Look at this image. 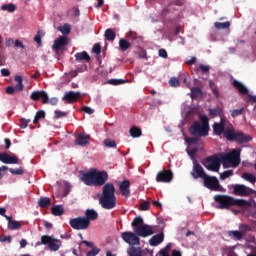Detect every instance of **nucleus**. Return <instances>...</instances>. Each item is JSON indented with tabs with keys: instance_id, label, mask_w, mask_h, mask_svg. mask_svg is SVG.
<instances>
[{
	"instance_id": "f257e3e1",
	"label": "nucleus",
	"mask_w": 256,
	"mask_h": 256,
	"mask_svg": "<svg viewBox=\"0 0 256 256\" xmlns=\"http://www.w3.org/2000/svg\"><path fill=\"white\" fill-rule=\"evenodd\" d=\"M81 181L88 187H103L102 196L99 203L102 209H115L117 206V196H115V185L107 183L109 181V174L107 171H99L96 168L82 174Z\"/></svg>"
},
{
	"instance_id": "f03ea898",
	"label": "nucleus",
	"mask_w": 256,
	"mask_h": 256,
	"mask_svg": "<svg viewBox=\"0 0 256 256\" xmlns=\"http://www.w3.org/2000/svg\"><path fill=\"white\" fill-rule=\"evenodd\" d=\"M221 163H230L234 167H239V163H241V150L234 149L230 153L221 155L220 157L209 156L204 160L203 165L208 171L219 173Z\"/></svg>"
},
{
	"instance_id": "7ed1b4c3",
	"label": "nucleus",
	"mask_w": 256,
	"mask_h": 256,
	"mask_svg": "<svg viewBox=\"0 0 256 256\" xmlns=\"http://www.w3.org/2000/svg\"><path fill=\"white\" fill-rule=\"evenodd\" d=\"M214 201L217 203L216 209H229L230 207H249L251 203L247 200L237 199L229 195L217 194L214 196Z\"/></svg>"
},
{
	"instance_id": "20e7f679",
	"label": "nucleus",
	"mask_w": 256,
	"mask_h": 256,
	"mask_svg": "<svg viewBox=\"0 0 256 256\" xmlns=\"http://www.w3.org/2000/svg\"><path fill=\"white\" fill-rule=\"evenodd\" d=\"M200 120L201 123L194 122L189 128V133L193 137H207L209 135V117L203 115Z\"/></svg>"
},
{
	"instance_id": "39448f33",
	"label": "nucleus",
	"mask_w": 256,
	"mask_h": 256,
	"mask_svg": "<svg viewBox=\"0 0 256 256\" xmlns=\"http://www.w3.org/2000/svg\"><path fill=\"white\" fill-rule=\"evenodd\" d=\"M224 137L227 141H235L238 145H243L253 141V137H251V135L245 134L241 131L236 132L233 129H227L224 132Z\"/></svg>"
},
{
	"instance_id": "423d86ee",
	"label": "nucleus",
	"mask_w": 256,
	"mask_h": 256,
	"mask_svg": "<svg viewBox=\"0 0 256 256\" xmlns=\"http://www.w3.org/2000/svg\"><path fill=\"white\" fill-rule=\"evenodd\" d=\"M204 187L210 189L211 191H219L220 193L225 192V188L219 184V180L215 176L205 175L203 178Z\"/></svg>"
},
{
	"instance_id": "0eeeda50",
	"label": "nucleus",
	"mask_w": 256,
	"mask_h": 256,
	"mask_svg": "<svg viewBox=\"0 0 256 256\" xmlns=\"http://www.w3.org/2000/svg\"><path fill=\"white\" fill-rule=\"evenodd\" d=\"M89 225H91V222L85 217H77L70 220V227L76 231H85V229H89Z\"/></svg>"
},
{
	"instance_id": "6e6552de",
	"label": "nucleus",
	"mask_w": 256,
	"mask_h": 256,
	"mask_svg": "<svg viewBox=\"0 0 256 256\" xmlns=\"http://www.w3.org/2000/svg\"><path fill=\"white\" fill-rule=\"evenodd\" d=\"M233 194L238 197H251V195H255L256 191L252 188H249L243 184H235L232 186Z\"/></svg>"
},
{
	"instance_id": "1a4fd4ad",
	"label": "nucleus",
	"mask_w": 256,
	"mask_h": 256,
	"mask_svg": "<svg viewBox=\"0 0 256 256\" xmlns=\"http://www.w3.org/2000/svg\"><path fill=\"white\" fill-rule=\"evenodd\" d=\"M42 245H48L51 251H59L61 248V240H57L52 236L44 235L41 237Z\"/></svg>"
},
{
	"instance_id": "9d476101",
	"label": "nucleus",
	"mask_w": 256,
	"mask_h": 256,
	"mask_svg": "<svg viewBox=\"0 0 256 256\" xmlns=\"http://www.w3.org/2000/svg\"><path fill=\"white\" fill-rule=\"evenodd\" d=\"M121 238L125 243H128V245H141V239H139V235L135 232H122Z\"/></svg>"
},
{
	"instance_id": "9b49d317",
	"label": "nucleus",
	"mask_w": 256,
	"mask_h": 256,
	"mask_svg": "<svg viewBox=\"0 0 256 256\" xmlns=\"http://www.w3.org/2000/svg\"><path fill=\"white\" fill-rule=\"evenodd\" d=\"M157 183H171L173 181V172L171 170H161L156 175Z\"/></svg>"
},
{
	"instance_id": "f8f14e48",
	"label": "nucleus",
	"mask_w": 256,
	"mask_h": 256,
	"mask_svg": "<svg viewBox=\"0 0 256 256\" xmlns=\"http://www.w3.org/2000/svg\"><path fill=\"white\" fill-rule=\"evenodd\" d=\"M134 233H136L138 237H150V235H153L155 231H153L152 225L144 224L143 226L135 228Z\"/></svg>"
},
{
	"instance_id": "ddd939ff",
	"label": "nucleus",
	"mask_w": 256,
	"mask_h": 256,
	"mask_svg": "<svg viewBox=\"0 0 256 256\" xmlns=\"http://www.w3.org/2000/svg\"><path fill=\"white\" fill-rule=\"evenodd\" d=\"M227 125V118L225 116H221L220 122H215L213 124V131L215 135L221 136L222 134L225 135V126Z\"/></svg>"
},
{
	"instance_id": "4468645a",
	"label": "nucleus",
	"mask_w": 256,
	"mask_h": 256,
	"mask_svg": "<svg viewBox=\"0 0 256 256\" xmlns=\"http://www.w3.org/2000/svg\"><path fill=\"white\" fill-rule=\"evenodd\" d=\"M66 45H67V37L65 36H61L60 38L54 41L52 49L55 51L57 57H59L61 53H63L61 49H63V47H65Z\"/></svg>"
},
{
	"instance_id": "2eb2a0df",
	"label": "nucleus",
	"mask_w": 256,
	"mask_h": 256,
	"mask_svg": "<svg viewBox=\"0 0 256 256\" xmlns=\"http://www.w3.org/2000/svg\"><path fill=\"white\" fill-rule=\"evenodd\" d=\"M207 173H205V170L203 169V166L201 164L194 162L192 171H191V176L193 179H204Z\"/></svg>"
},
{
	"instance_id": "dca6fc26",
	"label": "nucleus",
	"mask_w": 256,
	"mask_h": 256,
	"mask_svg": "<svg viewBox=\"0 0 256 256\" xmlns=\"http://www.w3.org/2000/svg\"><path fill=\"white\" fill-rule=\"evenodd\" d=\"M30 99L32 101H39V99H42L43 105H47V103H49V95H47V92L43 90L33 91L30 95Z\"/></svg>"
},
{
	"instance_id": "f3484780",
	"label": "nucleus",
	"mask_w": 256,
	"mask_h": 256,
	"mask_svg": "<svg viewBox=\"0 0 256 256\" xmlns=\"http://www.w3.org/2000/svg\"><path fill=\"white\" fill-rule=\"evenodd\" d=\"M128 41H131V45L134 47H140L141 43H143V37L137 34L135 31H129L126 35Z\"/></svg>"
},
{
	"instance_id": "a211bd4d",
	"label": "nucleus",
	"mask_w": 256,
	"mask_h": 256,
	"mask_svg": "<svg viewBox=\"0 0 256 256\" xmlns=\"http://www.w3.org/2000/svg\"><path fill=\"white\" fill-rule=\"evenodd\" d=\"M0 161L5 165H17V163H19V158L15 155L11 156L7 152H0Z\"/></svg>"
},
{
	"instance_id": "6ab92c4d",
	"label": "nucleus",
	"mask_w": 256,
	"mask_h": 256,
	"mask_svg": "<svg viewBox=\"0 0 256 256\" xmlns=\"http://www.w3.org/2000/svg\"><path fill=\"white\" fill-rule=\"evenodd\" d=\"M81 99V92L69 91L66 92L62 97V101H66V103H77Z\"/></svg>"
},
{
	"instance_id": "aec40b11",
	"label": "nucleus",
	"mask_w": 256,
	"mask_h": 256,
	"mask_svg": "<svg viewBox=\"0 0 256 256\" xmlns=\"http://www.w3.org/2000/svg\"><path fill=\"white\" fill-rule=\"evenodd\" d=\"M90 142L91 136L85 132L79 133L75 139V145H79L80 147H85V145H89Z\"/></svg>"
},
{
	"instance_id": "412c9836",
	"label": "nucleus",
	"mask_w": 256,
	"mask_h": 256,
	"mask_svg": "<svg viewBox=\"0 0 256 256\" xmlns=\"http://www.w3.org/2000/svg\"><path fill=\"white\" fill-rule=\"evenodd\" d=\"M129 187H131V182L129 180H124L119 185L120 193L122 197H125L126 199L131 197V190H129Z\"/></svg>"
},
{
	"instance_id": "4be33fe9",
	"label": "nucleus",
	"mask_w": 256,
	"mask_h": 256,
	"mask_svg": "<svg viewBox=\"0 0 256 256\" xmlns=\"http://www.w3.org/2000/svg\"><path fill=\"white\" fill-rule=\"evenodd\" d=\"M163 241H165V234L161 232L160 234L152 236L149 240V244L151 247H157V245H161Z\"/></svg>"
},
{
	"instance_id": "5701e85b",
	"label": "nucleus",
	"mask_w": 256,
	"mask_h": 256,
	"mask_svg": "<svg viewBox=\"0 0 256 256\" xmlns=\"http://www.w3.org/2000/svg\"><path fill=\"white\" fill-rule=\"evenodd\" d=\"M233 87H235V89H237V91H239V93L241 95H247V97H249V90L247 89V87H245V85H243V83L234 80L232 82Z\"/></svg>"
},
{
	"instance_id": "b1692460",
	"label": "nucleus",
	"mask_w": 256,
	"mask_h": 256,
	"mask_svg": "<svg viewBox=\"0 0 256 256\" xmlns=\"http://www.w3.org/2000/svg\"><path fill=\"white\" fill-rule=\"evenodd\" d=\"M233 87H235V89H237V91H239V93L241 95H247V97H249V90L247 89V87H245V85H243V83L234 80L232 82Z\"/></svg>"
},
{
	"instance_id": "393cba45",
	"label": "nucleus",
	"mask_w": 256,
	"mask_h": 256,
	"mask_svg": "<svg viewBox=\"0 0 256 256\" xmlns=\"http://www.w3.org/2000/svg\"><path fill=\"white\" fill-rule=\"evenodd\" d=\"M85 216V219H88L89 223H91V221H97V219H99V213H97V211L93 209H87L85 211Z\"/></svg>"
},
{
	"instance_id": "a878e982",
	"label": "nucleus",
	"mask_w": 256,
	"mask_h": 256,
	"mask_svg": "<svg viewBox=\"0 0 256 256\" xmlns=\"http://www.w3.org/2000/svg\"><path fill=\"white\" fill-rule=\"evenodd\" d=\"M76 61H85L86 63H89L91 61V56L87 53V51L78 52L75 54Z\"/></svg>"
},
{
	"instance_id": "bb28decb",
	"label": "nucleus",
	"mask_w": 256,
	"mask_h": 256,
	"mask_svg": "<svg viewBox=\"0 0 256 256\" xmlns=\"http://www.w3.org/2000/svg\"><path fill=\"white\" fill-rule=\"evenodd\" d=\"M131 42H129V40L125 39V38H121L119 40V49L120 51H122L124 53V51H127L128 49H131Z\"/></svg>"
},
{
	"instance_id": "cd10ccee",
	"label": "nucleus",
	"mask_w": 256,
	"mask_h": 256,
	"mask_svg": "<svg viewBox=\"0 0 256 256\" xmlns=\"http://www.w3.org/2000/svg\"><path fill=\"white\" fill-rule=\"evenodd\" d=\"M208 111L212 119L215 117H221V115H223V108L221 107L210 108Z\"/></svg>"
},
{
	"instance_id": "c85d7f7f",
	"label": "nucleus",
	"mask_w": 256,
	"mask_h": 256,
	"mask_svg": "<svg viewBox=\"0 0 256 256\" xmlns=\"http://www.w3.org/2000/svg\"><path fill=\"white\" fill-rule=\"evenodd\" d=\"M228 236L231 239H235V241H241V239H243V232L239 230H232L228 232Z\"/></svg>"
},
{
	"instance_id": "c756f323",
	"label": "nucleus",
	"mask_w": 256,
	"mask_h": 256,
	"mask_svg": "<svg viewBox=\"0 0 256 256\" xmlns=\"http://www.w3.org/2000/svg\"><path fill=\"white\" fill-rule=\"evenodd\" d=\"M191 91V99H199V97H203V91L199 87L190 88Z\"/></svg>"
},
{
	"instance_id": "7c9ffc66",
	"label": "nucleus",
	"mask_w": 256,
	"mask_h": 256,
	"mask_svg": "<svg viewBox=\"0 0 256 256\" xmlns=\"http://www.w3.org/2000/svg\"><path fill=\"white\" fill-rule=\"evenodd\" d=\"M51 213L55 217H61V215H63V213H65V209H63V206H61V205H56L51 208Z\"/></svg>"
},
{
	"instance_id": "2f4dec72",
	"label": "nucleus",
	"mask_w": 256,
	"mask_h": 256,
	"mask_svg": "<svg viewBox=\"0 0 256 256\" xmlns=\"http://www.w3.org/2000/svg\"><path fill=\"white\" fill-rule=\"evenodd\" d=\"M129 133L133 139H137V137H141V135H143L141 128L137 126H132L129 130Z\"/></svg>"
},
{
	"instance_id": "473e14b6",
	"label": "nucleus",
	"mask_w": 256,
	"mask_h": 256,
	"mask_svg": "<svg viewBox=\"0 0 256 256\" xmlns=\"http://www.w3.org/2000/svg\"><path fill=\"white\" fill-rule=\"evenodd\" d=\"M38 205L42 209H46L47 207H49L51 205V198L40 197L39 200H38Z\"/></svg>"
},
{
	"instance_id": "72a5a7b5",
	"label": "nucleus",
	"mask_w": 256,
	"mask_h": 256,
	"mask_svg": "<svg viewBox=\"0 0 256 256\" xmlns=\"http://www.w3.org/2000/svg\"><path fill=\"white\" fill-rule=\"evenodd\" d=\"M104 37L107 41H115V37H117V34H115V31H113V29L108 28L105 31Z\"/></svg>"
},
{
	"instance_id": "f704fd0d",
	"label": "nucleus",
	"mask_w": 256,
	"mask_h": 256,
	"mask_svg": "<svg viewBox=\"0 0 256 256\" xmlns=\"http://www.w3.org/2000/svg\"><path fill=\"white\" fill-rule=\"evenodd\" d=\"M129 256H143V251L141 248L130 247L127 251Z\"/></svg>"
},
{
	"instance_id": "c9c22d12",
	"label": "nucleus",
	"mask_w": 256,
	"mask_h": 256,
	"mask_svg": "<svg viewBox=\"0 0 256 256\" xmlns=\"http://www.w3.org/2000/svg\"><path fill=\"white\" fill-rule=\"evenodd\" d=\"M8 229L10 231H15L17 229H21V223H19V221H17V220H10L8 222Z\"/></svg>"
},
{
	"instance_id": "e433bc0d",
	"label": "nucleus",
	"mask_w": 256,
	"mask_h": 256,
	"mask_svg": "<svg viewBox=\"0 0 256 256\" xmlns=\"http://www.w3.org/2000/svg\"><path fill=\"white\" fill-rule=\"evenodd\" d=\"M2 11H8L9 13H15L17 7L13 3L4 4L1 6Z\"/></svg>"
},
{
	"instance_id": "4c0bfd02",
	"label": "nucleus",
	"mask_w": 256,
	"mask_h": 256,
	"mask_svg": "<svg viewBox=\"0 0 256 256\" xmlns=\"http://www.w3.org/2000/svg\"><path fill=\"white\" fill-rule=\"evenodd\" d=\"M143 218L141 217H135L131 223V226L133 229H137L138 227H143Z\"/></svg>"
},
{
	"instance_id": "58836bf2",
	"label": "nucleus",
	"mask_w": 256,
	"mask_h": 256,
	"mask_svg": "<svg viewBox=\"0 0 256 256\" xmlns=\"http://www.w3.org/2000/svg\"><path fill=\"white\" fill-rule=\"evenodd\" d=\"M242 179H245V181H248L249 183H253V184L256 183V177L251 173L242 174Z\"/></svg>"
},
{
	"instance_id": "ea45409f",
	"label": "nucleus",
	"mask_w": 256,
	"mask_h": 256,
	"mask_svg": "<svg viewBox=\"0 0 256 256\" xmlns=\"http://www.w3.org/2000/svg\"><path fill=\"white\" fill-rule=\"evenodd\" d=\"M39 119H45V111L39 110L36 112L33 120L34 125H37V123H39Z\"/></svg>"
},
{
	"instance_id": "a19ab883",
	"label": "nucleus",
	"mask_w": 256,
	"mask_h": 256,
	"mask_svg": "<svg viewBox=\"0 0 256 256\" xmlns=\"http://www.w3.org/2000/svg\"><path fill=\"white\" fill-rule=\"evenodd\" d=\"M14 79L18 83V85H16L14 89H16V91H23V78L21 76H15Z\"/></svg>"
},
{
	"instance_id": "79ce46f5",
	"label": "nucleus",
	"mask_w": 256,
	"mask_h": 256,
	"mask_svg": "<svg viewBox=\"0 0 256 256\" xmlns=\"http://www.w3.org/2000/svg\"><path fill=\"white\" fill-rule=\"evenodd\" d=\"M105 147H108L110 149H117V142L115 140H111L109 138L104 140Z\"/></svg>"
},
{
	"instance_id": "37998d69",
	"label": "nucleus",
	"mask_w": 256,
	"mask_h": 256,
	"mask_svg": "<svg viewBox=\"0 0 256 256\" xmlns=\"http://www.w3.org/2000/svg\"><path fill=\"white\" fill-rule=\"evenodd\" d=\"M216 29H229L231 27L230 22H215L214 24Z\"/></svg>"
},
{
	"instance_id": "c03bdc74",
	"label": "nucleus",
	"mask_w": 256,
	"mask_h": 256,
	"mask_svg": "<svg viewBox=\"0 0 256 256\" xmlns=\"http://www.w3.org/2000/svg\"><path fill=\"white\" fill-rule=\"evenodd\" d=\"M29 123H31V119L21 118L19 120L20 129H27V127H29Z\"/></svg>"
},
{
	"instance_id": "a18cd8bd",
	"label": "nucleus",
	"mask_w": 256,
	"mask_h": 256,
	"mask_svg": "<svg viewBox=\"0 0 256 256\" xmlns=\"http://www.w3.org/2000/svg\"><path fill=\"white\" fill-rule=\"evenodd\" d=\"M59 31H61L62 35H69V33H71V25L64 24L59 28Z\"/></svg>"
},
{
	"instance_id": "49530a36",
	"label": "nucleus",
	"mask_w": 256,
	"mask_h": 256,
	"mask_svg": "<svg viewBox=\"0 0 256 256\" xmlns=\"http://www.w3.org/2000/svg\"><path fill=\"white\" fill-rule=\"evenodd\" d=\"M8 171H10L12 175H23V173H25V170H23V167L16 168V169L8 168Z\"/></svg>"
},
{
	"instance_id": "de8ad7c7",
	"label": "nucleus",
	"mask_w": 256,
	"mask_h": 256,
	"mask_svg": "<svg viewBox=\"0 0 256 256\" xmlns=\"http://www.w3.org/2000/svg\"><path fill=\"white\" fill-rule=\"evenodd\" d=\"M244 111H245V108L234 109L231 111V117L235 119V117H239V115H241Z\"/></svg>"
},
{
	"instance_id": "09e8293b",
	"label": "nucleus",
	"mask_w": 256,
	"mask_h": 256,
	"mask_svg": "<svg viewBox=\"0 0 256 256\" xmlns=\"http://www.w3.org/2000/svg\"><path fill=\"white\" fill-rule=\"evenodd\" d=\"M61 117H67V112H63L61 110H55L54 119H61Z\"/></svg>"
},
{
	"instance_id": "8fccbe9b",
	"label": "nucleus",
	"mask_w": 256,
	"mask_h": 256,
	"mask_svg": "<svg viewBox=\"0 0 256 256\" xmlns=\"http://www.w3.org/2000/svg\"><path fill=\"white\" fill-rule=\"evenodd\" d=\"M109 85H123L125 83V80L123 79H110L108 80Z\"/></svg>"
},
{
	"instance_id": "3c124183",
	"label": "nucleus",
	"mask_w": 256,
	"mask_h": 256,
	"mask_svg": "<svg viewBox=\"0 0 256 256\" xmlns=\"http://www.w3.org/2000/svg\"><path fill=\"white\" fill-rule=\"evenodd\" d=\"M169 85L170 87H179L180 85L179 79L177 77H172L169 81Z\"/></svg>"
},
{
	"instance_id": "603ef678",
	"label": "nucleus",
	"mask_w": 256,
	"mask_h": 256,
	"mask_svg": "<svg viewBox=\"0 0 256 256\" xmlns=\"http://www.w3.org/2000/svg\"><path fill=\"white\" fill-rule=\"evenodd\" d=\"M186 143L188 145H197V143H199V138H197V136L192 138H186Z\"/></svg>"
},
{
	"instance_id": "864d4df0",
	"label": "nucleus",
	"mask_w": 256,
	"mask_h": 256,
	"mask_svg": "<svg viewBox=\"0 0 256 256\" xmlns=\"http://www.w3.org/2000/svg\"><path fill=\"white\" fill-rule=\"evenodd\" d=\"M233 175V170H226L222 174H220V179H228V177H231Z\"/></svg>"
},
{
	"instance_id": "5fc2aeb1",
	"label": "nucleus",
	"mask_w": 256,
	"mask_h": 256,
	"mask_svg": "<svg viewBox=\"0 0 256 256\" xmlns=\"http://www.w3.org/2000/svg\"><path fill=\"white\" fill-rule=\"evenodd\" d=\"M150 207H151V204L148 201H144L140 205V210L141 211H149Z\"/></svg>"
},
{
	"instance_id": "6e6d98bb",
	"label": "nucleus",
	"mask_w": 256,
	"mask_h": 256,
	"mask_svg": "<svg viewBox=\"0 0 256 256\" xmlns=\"http://www.w3.org/2000/svg\"><path fill=\"white\" fill-rule=\"evenodd\" d=\"M44 34H42L41 30H39L34 37V41L37 43V45L41 46V37H43Z\"/></svg>"
},
{
	"instance_id": "4d7b16f0",
	"label": "nucleus",
	"mask_w": 256,
	"mask_h": 256,
	"mask_svg": "<svg viewBox=\"0 0 256 256\" xmlns=\"http://www.w3.org/2000/svg\"><path fill=\"white\" fill-rule=\"evenodd\" d=\"M92 51L95 53V55H101V44H95L92 48Z\"/></svg>"
},
{
	"instance_id": "13d9d810",
	"label": "nucleus",
	"mask_w": 256,
	"mask_h": 256,
	"mask_svg": "<svg viewBox=\"0 0 256 256\" xmlns=\"http://www.w3.org/2000/svg\"><path fill=\"white\" fill-rule=\"evenodd\" d=\"M101 250L99 248H96V247H93L92 250H90L88 253H87V256H97L99 255V252Z\"/></svg>"
},
{
	"instance_id": "bf43d9fd",
	"label": "nucleus",
	"mask_w": 256,
	"mask_h": 256,
	"mask_svg": "<svg viewBox=\"0 0 256 256\" xmlns=\"http://www.w3.org/2000/svg\"><path fill=\"white\" fill-rule=\"evenodd\" d=\"M5 241H7V243H11L13 241V237L1 235L0 236V242L5 243Z\"/></svg>"
},
{
	"instance_id": "052dcab7",
	"label": "nucleus",
	"mask_w": 256,
	"mask_h": 256,
	"mask_svg": "<svg viewBox=\"0 0 256 256\" xmlns=\"http://www.w3.org/2000/svg\"><path fill=\"white\" fill-rule=\"evenodd\" d=\"M199 69H200V71H202V73H206V75H209V70L211 68L205 64H200Z\"/></svg>"
},
{
	"instance_id": "680f3d73",
	"label": "nucleus",
	"mask_w": 256,
	"mask_h": 256,
	"mask_svg": "<svg viewBox=\"0 0 256 256\" xmlns=\"http://www.w3.org/2000/svg\"><path fill=\"white\" fill-rule=\"evenodd\" d=\"M82 111L88 115H93L95 113V110L88 106H83Z\"/></svg>"
},
{
	"instance_id": "e2e57ef3",
	"label": "nucleus",
	"mask_w": 256,
	"mask_h": 256,
	"mask_svg": "<svg viewBox=\"0 0 256 256\" xmlns=\"http://www.w3.org/2000/svg\"><path fill=\"white\" fill-rule=\"evenodd\" d=\"M197 151H199L198 148H192L188 150V155L191 157V159L195 158V155H197Z\"/></svg>"
},
{
	"instance_id": "0e129e2a",
	"label": "nucleus",
	"mask_w": 256,
	"mask_h": 256,
	"mask_svg": "<svg viewBox=\"0 0 256 256\" xmlns=\"http://www.w3.org/2000/svg\"><path fill=\"white\" fill-rule=\"evenodd\" d=\"M6 171H9V167H7V166L0 167V179H3V177H5Z\"/></svg>"
},
{
	"instance_id": "69168bd1",
	"label": "nucleus",
	"mask_w": 256,
	"mask_h": 256,
	"mask_svg": "<svg viewBox=\"0 0 256 256\" xmlns=\"http://www.w3.org/2000/svg\"><path fill=\"white\" fill-rule=\"evenodd\" d=\"M158 55L159 57H162V59H167L168 55H167V50L165 49H160L158 51Z\"/></svg>"
},
{
	"instance_id": "338daca9",
	"label": "nucleus",
	"mask_w": 256,
	"mask_h": 256,
	"mask_svg": "<svg viewBox=\"0 0 256 256\" xmlns=\"http://www.w3.org/2000/svg\"><path fill=\"white\" fill-rule=\"evenodd\" d=\"M49 105H57V103H59V99L57 97H52V98H48V102Z\"/></svg>"
},
{
	"instance_id": "774afa93",
	"label": "nucleus",
	"mask_w": 256,
	"mask_h": 256,
	"mask_svg": "<svg viewBox=\"0 0 256 256\" xmlns=\"http://www.w3.org/2000/svg\"><path fill=\"white\" fill-rule=\"evenodd\" d=\"M5 45L6 47H12V45H15V40H13V38H7Z\"/></svg>"
}]
</instances>
